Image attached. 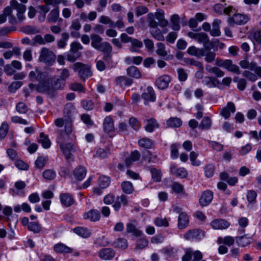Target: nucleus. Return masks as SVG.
<instances>
[{
    "mask_svg": "<svg viewBox=\"0 0 261 261\" xmlns=\"http://www.w3.org/2000/svg\"><path fill=\"white\" fill-rule=\"evenodd\" d=\"M29 77L32 82H38L39 92L45 93L51 96V88L49 85L50 82V75L47 72L35 68L29 73Z\"/></svg>",
    "mask_w": 261,
    "mask_h": 261,
    "instance_id": "obj_1",
    "label": "nucleus"
},
{
    "mask_svg": "<svg viewBox=\"0 0 261 261\" xmlns=\"http://www.w3.org/2000/svg\"><path fill=\"white\" fill-rule=\"evenodd\" d=\"M70 72L67 68L60 70L59 77L50 75L49 87L51 88V96H54L56 91L63 89L65 81L69 77Z\"/></svg>",
    "mask_w": 261,
    "mask_h": 261,
    "instance_id": "obj_2",
    "label": "nucleus"
},
{
    "mask_svg": "<svg viewBox=\"0 0 261 261\" xmlns=\"http://www.w3.org/2000/svg\"><path fill=\"white\" fill-rule=\"evenodd\" d=\"M90 38L91 46L94 48L99 51H110V44L106 41L102 42V38L100 36L96 34H92L90 35Z\"/></svg>",
    "mask_w": 261,
    "mask_h": 261,
    "instance_id": "obj_3",
    "label": "nucleus"
},
{
    "mask_svg": "<svg viewBox=\"0 0 261 261\" xmlns=\"http://www.w3.org/2000/svg\"><path fill=\"white\" fill-rule=\"evenodd\" d=\"M63 141L64 136L62 133H61L57 138V142L59 144L61 150L65 155L66 160L69 161L72 157L71 151L75 150V148L72 143H65Z\"/></svg>",
    "mask_w": 261,
    "mask_h": 261,
    "instance_id": "obj_4",
    "label": "nucleus"
},
{
    "mask_svg": "<svg viewBox=\"0 0 261 261\" xmlns=\"http://www.w3.org/2000/svg\"><path fill=\"white\" fill-rule=\"evenodd\" d=\"M56 56L55 53L46 47H42L40 51L39 61L43 62L48 66H51L55 62Z\"/></svg>",
    "mask_w": 261,
    "mask_h": 261,
    "instance_id": "obj_5",
    "label": "nucleus"
},
{
    "mask_svg": "<svg viewBox=\"0 0 261 261\" xmlns=\"http://www.w3.org/2000/svg\"><path fill=\"white\" fill-rule=\"evenodd\" d=\"M72 69L74 71L78 72L79 76L84 80L92 75L90 67L81 62L74 63L73 65Z\"/></svg>",
    "mask_w": 261,
    "mask_h": 261,
    "instance_id": "obj_6",
    "label": "nucleus"
},
{
    "mask_svg": "<svg viewBox=\"0 0 261 261\" xmlns=\"http://www.w3.org/2000/svg\"><path fill=\"white\" fill-rule=\"evenodd\" d=\"M188 36L198 42L203 43L204 47L213 45V42L210 40L207 35L204 33H196L190 32L188 33Z\"/></svg>",
    "mask_w": 261,
    "mask_h": 261,
    "instance_id": "obj_7",
    "label": "nucleus"
},
{
    "mask_svg": "<svg viewBox=\"0 0 261 261\" xmlns=\"http://www.w3.org/2000/svg\"><path fill=\"white\" fill-rule=\"evenodd\" d=\"M204 236V233L199 229H193L188 230L184 235V238L189 241L199 240Z\"/></svg>",
    "mask_w": 261,
    "mask_h": 261,
    "instance_id": "obj_8",
    "label": "nucleus"
},
{
    "mask_svg": "<svg viewBox=\"0 0 261 261\" xmlns=\"http://www.w3.org/2000/svg\"><path fill=\"white\" fill-rule=\"evenodd\" d=\"M213 48L212 46H207L203 48V51L201 54V57H204V60L207 63H212L215 60L216 53L214 51H211V48Z\"/></svg>",
    "mask_w": 261,
    "mask_h": 261,
    "instance_id": "obj_9",
    "label": "nucleus"
},
{
    "mask_svg": "<svg viewBox=\"0 0 261 261\" xmlns=\"http://www.w3.org/2000/svg\"><path fill=\"white\" fill-rule=\"evenodd\" d=\"M213 198V192L210 190L204 191L199 200V204L201 206H205L208 205Z\"/></svg>",
    "mask_w": 261,
    "mask_h": 261,
    "instance_id": "obj_10",
    "label": "nucleus"
},
{
    "mask_svg": "<svg viewBox=\"0 0 261 261\" xmlns=\"http://www.w3.org/2000/svg\"><path fill=\"white\" fill-rule=\"evenodd\" d=\"M59 8L57 6L49 12L47 16V21L49 23H56L58 20L61 21L62 19L59 18Z\"/></svg>",
    "mask_w": 261,
    "mask_h": 261,
    "instance_id": "obj_11",
    "label": "nucleus"
},
{
    "mask_svg": "<svg viewBox=\"0 0 261 261\" xmlns=\"http://www.w3.org/2000/svg\"><path fill=\"white\" fill-rule=\"evenodd\" d=\"M171 81L170 77L168 75H163L158 77L155 81V84L160 89H165L168 87Z\"/></svg>",
    "mask_w": 261,
    "mask_h": 261,
    "instance_id": "obj_12",
    "label": "nucleus"
},
{
    "mask_svg": "<svg viewBox=\"0 0 261 261\" xmlns=\"http://www.w3.org/2000/svg\"><path fill=\"white\" fill-rule=\"evenodd\" d=\"M236 111V107L234 104L232 102H228L226 107H224L220 112V115L225 119H228L230 116V113H234Z\"/></svg>",
    "mask_w": 261,
    "mask_h": 261,
    "instance_id": "obj_13",
    "label": "nucleus"
},
{
    "mask_svg": "<svg viewBox=\"0 0 261 261\" xmlns=\"http://www.w3.org/2000/svg\"><path fill=\"white\" fill-rule=\"evenodd\" d=\"M248 20V18L247 16L241 14H236L230 18L229 23L231 24H242L246 23Z\"/></svg>",
    "mask_w": 261,
    "mask_h": 261,
    "instance_id": "obj_14",
    "label": "nucleus"
},
{
    "mask_svg": "<svg viewBox=\"0 0 261 261\" xmlns=\"http://www.w3.org/2000/svg\"><path fill=\"white\" fill-rule=\"evenodd\" d=\"M100 217L99 212L96 210H91L83 214L84 219H89L92 222L99 220Z\"/></svg>",
    "mask_w": 261,
    "mask_h": 261,
    "instance_id": "obj_15",
    "label": "nucleus"
},
{
    "mask_svg": "<svg viewBox=\"0 0 261 261\" xmlns=\"http://www.w3.org/2000/svg\"><path fill=\"white\" fill-rule=\"evenodd\" d=\"M211 225L215 229H224L227 228L230 224L223 219H216L212 221Z\"/></svg>",
    "mask_w": 261,
    "mask_h": 261,
    "instance_id": "obj_16",
    "label": "nucleus"
},
{
    "mask_svg": "<svg viewBox=\"0 0 261 261\" xmlns=\"http://www.w3.org/2000/svg\"><path fill=\"white\" fill-rule=\"evenodd\" d=\"M115 256V252L111 248H104L99 252V256L102 259L109 260L113 258Z\"/></svg>",
    "mask_w": 261,
    "mask_h": 261,
    "instance_id": "obj_17",
    "label": "nucleus"
},
{
    "mask_svg": "<svg viewBox=\"0 0 261 261\" xmlns=\"http://www.w3.org/2000/svg\"><path fill=\"white\" fill-rule=\"evenodd\" d=\"M142 97L145 100V104L146 105L148 101H154L155 100V95L153 89L148 87L147 88L146 92L142 94Z\"/></svg>",
    "mask_w": 261,
    "mask_h": 261,
    "instance_id": "obj_18",
    "label": "nucleus"
},
{
    "mask_svg": "<svg viewBox=\"0 0 261 261\" xmlns=\"http://www.w3.org/2000/svg\"><path fill=\"white\" fill-rule=\"evenodd\" d=\"M189 224V218L186 213H180L178 218V228L180 229L185 228Z\"/></svg>",
    "mask_w": 261,
    "mask_h": 261,
    "instance_id": "obj_19",
    "label": "nucleus"
},
{
    "mask_svg": "<svg viewBox=\"0 0 261 261\" xmlns=\"http://www.w3.org/2000/svg\"><path fill=\"white\" fill-rule=\"evenodd\" d=\"M103 129L105 132L109 133L114 130V121L110 116H107L103 123Z\"/></svg>",
    "mask_w": 261,
    "mask_h": 261,
    "instance_id": "obj_20",
    "label": "nucleus"
},
{
    "mask_svg": "<svg viewBox=\"0 0 261 261\" xmlns=\"http://www.w3.org/2000/svg\"><path fill=\"white\" fill-rule=\"evenodd\" d=\"M170 171L172 174L175 176L184 178L187 175V172L184 168H177L175 165H172L170 167Z\"/></svg>",
    "mask_w": 261,
    "mask_h": 261,
    "instance_id": "obj_21",
    "label": "nucleus"
},
{
    "mask_svg": "<svg viewBox=\"0 0 261 261\" xmlns=\"http://www.w3.org/2000/svg\"><path fill=\"white\" fill-rule=\"evenodd\" d=\"M60 198L62 204L66 207L70 206L74 203L73 197L68 193L61 194Z\"/></svg>",
    "mask_w": 261,
    "mask_h": 261,
    "instance_id": "obj_22",
    "label": "nucleus"
},
{
    "mask_svg": "<svg viewBox=\"0 0 261 261\" xmlns=\"http://www.w3.org/2000/svg\"><path fill=\"white\" fill-rule=\"evenodd\" d=\"M223 68L227 69L229 71L237 73L238 74H239L241 73L239 67L237 65L233 64L232 63V61L231 60H226V62Z\"/></svg>",
    "mask_w": 261,
    "mask_h": 261,
    "instance_id": "obj_23",
    "label": "nucleus"
},
{
    "mask_svg": "<svg viewBox=\"0 0 261 261\" xmlns=\"http://www.w3.org/2000/svg\"><path fill=\"white\" fill-rule=\"evenodd\" d=\"M86 170L82 166H79L73 171V175L75 178L77 180H82L86 175Z\"/></svg>",
    "mask_w": 261,
    "mask_h": 261,
    "instance_id": "obj_24",
    "label": "nucleus"
},
{
    "mask_svg": "<svg viewBox=\"0 0 261 261\" xmlns=\"http://www.w3.org/2000/svg\"><path fill=\"white\" fill-rule=\"evenodd\" d=\"M115 82L117 85L121 87L128 86L132 84V79L125 76H120L116 78Z\"/></svg>",
    "mask_w": 261,
    "mask_h": 261,
    "instance_id": "obj_25",
    "label": "nucleus"
},
{
    "mask_svg": "<svg viewBox=\"0 0 261 261\" xmlns=\"http://www.w3.org/2000/svg\"><path fill=\"white\" fill-rule=\"evenodd\" d=\"M129 50L132 52L139 53L140 49L143 46V43L138 39L133 38L130 42Z\"/></svg>",
    "mask_w": 261,
    "mask_h": 261,
    "instance_id": "obj_26",
    "label": "nucleus"
},
{
    "mask_svg": "<svg viewBox=\"0 0 261 261\" xmlns=\"http://www.w3.org/2000/svg\"><path fill=\"white\" fill-rule=\"evenodd\" d=\"M205 69L208 73L214 74L218 77H221L225 74L223 71L217 67H212L208 65L206 66Z\"/></svg>",
    "mask_w": 261,
    "mask_h": 261,
    "instance_id": "obj_27",
    "label": "nucleus"
},
{
    "mask_svg": "<svg viewBox=\"0 0 261 261\" xmlns=\"http://www.w3.org/2000/svg\"><path fill=\"white\" fill-rule=\"evenodd\" d=\"M147 124L145 127V130L149 133L152 132L154 128H158L159 124L155 119L151 118L146 120Z\"/></svg>",
    "mask_w": 261,
    "mask_h": 261,
    "instance_id": "obj_28",
    "label": "nucleus"
},
{
    "mask_svg": "<svg viewBox=\"0 0 261 261\" xmlns=\"http://www.w3.org/2000/svg\"><path fill=\"white\" fill-rule=\"evenodd\" d=\"M235 240L233 237L228 236L224 238L219 237L217 240V243L219 244H223L228 246H231L233 245Z\"/></svg>",
    "mask_w": 261,
    "mask_h": 261,
    "instance_id": "obj_29",
    "label": "nucleus"
},
{
    "mask_svg": "<svg viewBox=\"0 0 261 261\" xmlns=\"http://www.w3.org/2000/svg\"><path fill=\"white\" fill-rule=\"evenodd\" d=\"M126 231L128 233H132L134 236L137 237H140L142 232L138 229L136 226L132 223H128L126 225Z\"/></svg>",
    "mask_w": 261,
    "mask_h": 261,
    "instance_id": "obj_30",
    "label": "nucleus"
},
{
    "mask_svg": "<svg viewBox=\"0 0 261 261\" xmlns=\"http://www.w3.org/2000/svg\"><path fill=\"white\" fill-rule=\"evenodd\" d=\"M54 249L57 253H71L72 250L62 243H59L54 246Z\"/></svg>",
    "mask_w": 261,
    "mask_h": 261,
    "instance_id": "obj_31",
    "label": "nucleus"
},
{
    "mask_svg": "<svg viewBox=\"0 0 261 261\" xmlns=\"http://www.w3.org/2000/svg\"><path fill=\"white\" fill-rule=\"evenodd\" d=\"M73 231L80 236L83 238H88L91 234L90 231L87 228L77 227L73 229Z\"/></svg>",
    "mask_w": 261,
    "mask_h": 261,
    "instance_id": "obj_32",
    "label": "nucleus"
},
{
    "mask_svg": "<svg viewBox=\"0 0 261 261\" xmlns=\"http://www.w3.org/2000/svg\"><path fill=\"white\" fill-rule=\"evenodd\" d=\"M221 23V21L219 19H216L212 23L213 29L210 30V34L213 36H219L220 35V31L219 30V24Z\"/></svg>",
    "mask_w": 261,
    "mask_h": 261,
    "instance_id": "obj_33",
    "label": "nucleus"
},
{
    "mask_svg": "<svg viewBox=\"0 0 261 261\" xmlns=\"http://www.w3.org/2000/svg\"><path fill=\"white\" fill-rule=\"evenodd\" d=\"M127 74L134 78L140 79L141 77V73L139 70L135 66H130L127 69Z\"/></svg>",
    "mask_w": 261,
    "mask_h": 261,
    "instance_id": "obj_34",
    "label": "nucleus"
},
{
    "mask_svg": "<svg viewBox=\"0 0 261 261\" xmlns=\"http://www.w3.org/2000/svg\"><path fill=\"white\" fill-rule=\"evenodd\" d=\"M155 53L158 56L163 57H165L168 55V52L166 50V46L162 42H159L156 44Z\"/></svg>",
    "mask_w": 261,
    "mask_h": 261,
    "instance_id": "obj_35",
    "label": "nucleus"
},
{
    "mask_svg": "<svg viewBox=\"0 0 261 261\" xmlns=\"http://www.w3.org/2000/svg\"><path fill=\"white\" fill-rule=\"evenodd\" d=\"M155 18L159 21V25L161 27H166L168 24V21L164 18V13L162 11H159L155 14Z\"/></svg>",
    "mask_w": 261,
    "mask_h": 261,
    "instance_id": "obj_36",
    "label": "nucleus"
},
{
    "mask_svg": "<svg viewBox=\"0 0 261 261\" xmlns=\"http://www.w3.org/2000/svg\"><path fill=\"white\" fill-rule=\"evenodd\" d=\"M121 187L123 192L127 194H132L134 190L133 184L129 181L122 182Z\"/></svg>",
    "mask_w": 261,
    "mask_h": 261,
    "instance_id": "obj_37",
    "label": "nucleus"
},
{
    "mask_svg": "<svg viewBox=\"0 0 261 261\" xmlns=\"http://www.w3.org/2000/svg\"><path fill=\"white\" fill-rule=\"evenodd\" d=\"M38 142L41 143L42 147L44 148H48L51 145V142L48 136L45 135L44 133L40 134V139Z\"/></svg>",
    "mask_w": 261,
    "mask_h": 261,
    "instance_id": "obj_38",
    "label": "nucleus"
},
{
    "mask_svg": "<svg viewBox=\"0 0 261 261\" xmlns=\"http://www.w3.org/2000/svg\"><path fill=\"white\" fill-rule=\"evenodd\" d=\"M150 171L151 174V178L153 181L159 182L161 180L162 173L160 170L155 168H151Z\"/></svg>",
    "mask_w": 261,
    "mask_h": 261,
    "instance_id": "obj_39",
    "label": "nucleus"
},
{
    "mask_svg": "<svg viewBox=\"0 0 261 261\" xmlns=\"http://www.w3.org/2000/svg\"><path fill=\"white\" fill-rule=\"evenodd\" d=\"M185 63L188 65L195 66L198 68L199 69L202 70L203 69V64L201 62L195 60L194 59L187 58L184 59Z\"/></svg>",
    "mask_w": 261,
    "mask_h": 261,
    "instance_id": "obj_40",
    "label": "nucleus"
},
{
    "mask_svg": "<svg viewBox=\"0 0 261 261\" xmlns=\"http://www.w3.org/2000/svg\"><path fill=\"white\" fill-rule=\"evenodd\" d=\"M167 124L169 127H179L182 124L181 120L178 118H170L167 121Z\"/></svg>",
    "mask_w": 261,
    "mask_h": 261,
    "instance_id": "obj_41",
    "label": "nucleus"
},
{
    "mask_svg": "<svg viewBox=\"0 0 261 261\" xmlns=\"http://www.w3.org/2000/svg\"><path fill=\"white\" fill-rule=\"evenodd\" d=\"M203 51V48H198L194 46L189 47L187 49V53L191 56H194L198 58L201 57V54Z\"/></svg>",
    "mask_w": 261,
    "mask_h": 261,
    "instance_id": "obj_42",
    "label": "nucleus"
},
{
    "mask_svg": "<svg viewBox=\"0 0 261 261\" xmlns=\"http://www.w3.org/2000/svg\"><path fill=\"white\" fill-rule=\"evenodd\" d=\"M212 125V121L210 117H205L202 120L199 125V128L202 130L209 129Z\"/></svg>",
    "mask_w": 261,
    "mask_h": 261,
    "instance_id": "obj_43",
    "label": "nucleus"
},
{
    "mask_svg": "<svg viewBox=\"0 0 261 261\" xmlns=\"http://www.w3.org/2000/svg\"><path fill=\"white\" fill-rule=\"evenodd\" d=\"M236 242L238 245L242 247H245L250 242V239L245 236L242 237H237L236 238Z\"/></svg>",
    "mask_w": 261,
    "mask_h": 261,
    "instance_id": "obj_44",
    "label": "nucleus"
},
{
    "mask_svg": "<svg viewBox=\"0 0 261 261\" xmlns=\"http://www.w3.org/2000/svg\"><path fill=\"white\" fill-rule=\"evenodd\" d=\"M139 145L144 148H151L153 145L152 140L148 138H142L138 141Z\"/></svg>",
    "mask_w": 261,
    "mask_h": 261,
    "instance_id": "obj_45",
    "label": "nucleus"
},
{
    "mask_svg": "<svg viewBox=\"0 0 261 261\" xmlns=\"http://www.w3.org/2000/svg\"><path fill=\"white\" fill-rule=\"evenodd\" d=\"M172 23V29L174 31L179 30L180 27L179 25V17L177 14H174L171 18Z\"/></svg>",
    "mask_w": 261,
    "mask_h": 261,
    "instance_id": "obj_46",
    "label": "nucleus"
},
{
    "mask_svg": "<svg viewBox=\"0 0 261 261\" xmlns=\"http://www.w3.org/2000/svg\"><path fill=\"white\" fill-rule=\"evenodd\" d=\"M150 34L151 36L157 40L164 41L165 39L161 30L158 28L151 30L150 31Z\"/></svg>",
    "mask_w": 261,
    "mask_h": 261,
    "instance_id": "obj_47",
    "label": "nucleus"
},
{
    "mask_svg": "<svg viewBox=\"0 0 261 261\" xmlns=\"http://www.w3.org/2000/svg\"><path fill=\"white\" fill-rule=\"evenodd\" d=\"M62 39L57 42V45L59 48H64L66 45V41L69 38V35L68 33L64 32L61 34Z\"/></svg>",
    "mask_w": 261,
    "mask_h": 261,
    "instance_id": "obj_48",
    "label": "nucleus"
},
{
    "mask_svg": "<svg viewBox=\"0 0 261 261\" xmlns=\"http://www.w3.org/2000/svg\"><path fill=\"white\" fill-rule=\"evenodd\" d=\"M110 183V178L106 176H102L99 178L98 185L101 188L105 189L108 187Z\"/></svg>",
    "mask_w": 261,
    "mask_h": 261,
    "instance_id": "obj_49",
    "label": "nucleus"
},
{
    "mask_svg": "<svg viewBox=\"0 0 261 261\" xmlns=\"http://www.w3.org/2000/svg\"><path fill=\"white\" fill-rule=\"evenodd\" d=\"M28 228L30 231L34 233H39L41 231V227L37 222H30L28 224Z\"/></svg>",
    "mask_w": 261,
    "mask_h": 261,
    "instance_id": "obj_50",
    "label": "nucleus"
},
{
    "mask_svg": "<svg viewBox=\"0 0 261 261\" xmlns=\"http://www.w3.org/2000/svg\"><path fill=\"white\" fill-rule=\"evenodd\" d=\"M22 31L24 33L29 34H35L39 32L36 27L32 25H26L22 28Z\"/></svg>",
    "mask_w": 261,
    "mask_h": 261,
    "instance_id": "obj_51",
    "label": "nucleus"
},
{
    "mask_svg": "<svg viewBox=\"0 0 261 261\" xmlns=\"http://www.w3.org/2000/svg\"><path fill=\"white\" fill-rule=\"evenodd\" d=\"M81 27L82 25L80 19L79 18H75L71 21V24L69 26V29L70 30L77 31L81 29Z\"/></svg>",
    "mask_w": 261,
    "mask_h": 261,
    "instance_id": "obj_52",
    "label": "nucleus"
},
{
    "mask_svg": "<svg viewBox=\"0 0 261 261\" xmlns=\"http://www.w3.org/2000/svg\"><path fill=\"white\" fill-rule=\"evenodd\" d=\"M81 56V53H75L73 51H71L70 50V51L67 54L66 58L68 61L69 62H73L77 59H78Z\"/></svg>",
    "mask_w": 261,
    "mask_h": 261,
    "instance_id": "obj_53",
    "label": "nucleus"
},
{
    "mask_svg": "<svg viewBox=\"0 0 261 261\" xmlns=\"http://www.w3.org/2000/svg\"><path fill=\"white\" fill-rule=\"evenodd\" d=\"M56 175V172L52 170H46L42 173L43 177L46 180H53Z\"/></svg>",
    "mask_w": 261,
    "mask_h": 261,
    "instance_id": "obj_54",
    "label": "nucleus"
},
{
    "mask_svg": "<svg viewBox=\"0 0 261 261\" xmlns=\"http://www.w3.org/2000/svg\"><path fill=\"white\" fill-rule=\"evenodd\" d=\"M9 130V125L8 123L6 122H4L2 123L1 127H0V138L1 139H4Z\"/></svg>",
    "mask_w": 261,
    "mask_h": 261,
    "instance_id": "obj_55",
    "label": "nucleus"
},
{
    "mask_svg": "<svg viewBox=\"0 0 261 261\" xmlns=\"http://www.w3.org/2000/svg\"><path fill=\"white\" fill-rule=\"evenodd\" d=\"M16 110L19 114H25L28 111V108L25 103L20 102L16 105Z\"/></svg>",
    "mask_w": 261,
    "mask_h": 261,
    "instance_id": "obj_56",
    "label": "nucleus"
},
{
    "mask_svg": "<svg viewBox=\"0 0 261 261\" xmlns=\"http://www.w3.org/2000/svg\"><path fill=\"white\" fill-rule=\"evenodd\" d=\"M215 80L214 78L210 76H205L202 82L203 84L209 86L210 87H215L216 86L215 84Z\"/></svg>",
    "mask_w": 261,
    "mask_h": 261,
    "instance_id": "obj_57",
    "label": "nucleus"
},
{
    "mask_svg": "<svg viewBox=\"0 0 261 261\" xmlns=\"http://www.w3.org/2000/svg\"><path fill=\"white\" fill-rule=\"evenodd\" d=\"M148 11V8L146 6L142 5L137 6L135 9L136 14L137 16H140L146 14Z\"/></svg>",
    "mask_w": 261,
    "mask_h": 261,
    "instance_id": "obj_58",
    "label": "nucleus"
},
{
    "mask_svg": "<svg viewBox=\"0 0 261 261\" xmlns=\"http://www.w3.org/2000/svg\"><path fill=\"white\" fill-rule=\"evenodd\" d=\"M4 71L5 74L9 76L13 75L16 72L11 64H8L5 65L4 66Z\"/></svg>",
    "mask_w": 261,
    "mask_h": 261,
    "instance_id": "obj_59",
    "label": "nucleus"
},
{
    "mask_svg": "<svg viewBox=\"0 0 261 261\" xmlns=\"http://www.w3.org/2000/svg\"><path fill=\"white\" fill-rule=\"evenodd\" d=\"M154 224L158 227H167L169 223L166 218H156L154 220Z\"/></svg>",
    "mask_w": 261,
    "mask_h": 261,
    "instance_id": "obj_60",
    "label": "nucleus"
},
{
    "mask_svg": "<svg viewBox=\"0 0 261 261\" xmlns=\"http://www.w3.org/2000/svg\"><path fill=\"white\" fill-rule=\"evenodd\" d=\"M148 241L144 238L140 239L136 245V249L140 250L148 246Z\"/></svg>",
    "mask_w": 261,
    "mask_h": 261,
    "instance_id": "obj_61",
    "label": "nucleus"
},
{
    "mask_svg": "<svg viewBox=\"0 0 261 261\" xmlns=\"http://www.w3.org/2000/svg\"><path fill=\"white\" fill-rule=\"evenodd\" d=\"M257 194L255 191L250 190L247 193V199L249 203H255Z\"/></svg>",
    "mask_w": 261,
    "mask_h": 261,
    "instance_id": "obj_62",
    "label": "nucleus"
},
{
    "mask_svg": "<svg viewBox=\"0 0 261 261\" xmlns=\"http://www.w3.org/2000/svg\"><path fill=\"white\" fill-rule=\"evenodd\" d=\"M99 22L102 24H109L110 27L113 25V20L108 16L101 15L99 19Z\"/></svg>",
    "mask_w": 261,
    "mask_h": 261,
    "instance_id": "obj_63",
    "label": "nucleus"
},
{
    "mask_svg": "<svg viewBox=\"0 0 261 261\" xmlns=\"http://www.w3.org/2000/svg\"><path fill=\"white\" fill-rule=\"evenodd\" d=\"M115 244L117 247L122 249H125L127 247V241L124 239H117Z\"/></svg>",
    "mask_w": 261,
    "mask_h": 261,
    "instance_id": "obj_64",
    "label": "nucleus"
}]
</instances>
